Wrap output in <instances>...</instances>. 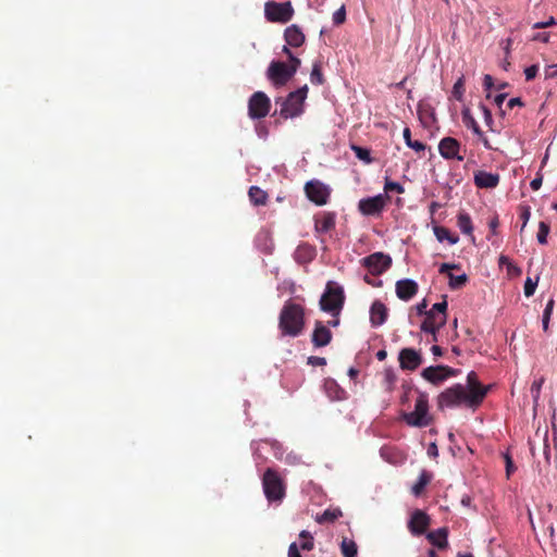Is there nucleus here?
Here are the masks:
<instances>
[{
  "instance_id": "44",
  "label": "nucleus",
  "mask_w": 557,
  "mask_h": 557,
  "mask_svg": "<svg viewBox=\"0 0 557 557\" xmlns=\"http://www.w3.org/2000/svg\"><path fill=\"white\" fill-rule=\"evenodd\" d=\"M463 91H465V87H463V81L462 78H459L454 87H453V95L454 97L457 99V100H461L462 98V95H463Z\"/></svg>"
},
{
  "instance_id": "26",
  "label": "nucleus",
  "mask_w": 557,
  "mask_h": 557,
  "mask_svg": "<svg viewBox=\"0 0 557 557\" xmlns=\"http://www.w3.org/2000/svg\"><path fill=\"white\" fill-rule=\"evenodd\" d=\"M335 226V214L332 212H323L321 216L315 219L314 228L318 233H326Z\"/></svg>"
},
{
  "instance_id": "63",
  "label": "nucleus",
  "mask_w": 557,
  "mask_h": 557,
  "mask_svg": "<svg viewBox=\"0 0 557 557\" xmlns=\"http://www.w3.org/2000/svg\"><path fill=\"white\" fill-rule=\"evenodd\" d=\"M431 351L436 357L443 356V349L440 346H437V345H433L432 348H431Z\"/></svg>"
},
{
  "instance_id": "6",
  "label": "nucleus",
  "mask_w": 557,
  "mask_h": 557,
  "mask_svg": "<svg viewBox=\"0 0 557 557\" xmlns=\"http://www.w3.org/2000/svg\"><path fill=\"white\" fill-rule=\"evenodd\" d=\"M308 86L305 85L288 94L281 102L280 115L284 120L299 116L304 112V102L307 98Z\"/></svg>"
},
{
  "instance_id": "34",
  "label": "nucleus",
  "mask_w": 557,
  "mask_h": 557,
  "mask_svg": "<svg viewBox=\"0 0 557 557\" xmlns=\"http://www.w3.org/2000/svg\"><path fill=\"white\" fill-rule=\"evenodd\" d=\"M406 145L417 152L424 151L425 145L419 140L411 139V131L409 127H405L403 133Z\"/></svg>"
},
{
  "instance_id": "52",
  "label": "nucleus",
  "mask_w": 557,
  "mask_h": 557,
  "mask_svg": "<svg viewBox=\"0 0 557 557\" xmlns=\"http://www.w3.org/2000/svg\"><path fill=\"white\" fill-rule=\"evenodd\" d=\"M505 462H506V475L507 478H510L511 473L516 470L513 466L512 458L506 454L505 455Z\"/></svg>"
},
{
  "instance_id": "47",
  "label": "nucleus",
  "mask_w": 557,
  "mask_h": 557,
  "mask_svg": "<svg viewBox=\"0 0 557 557\" xmlns=\"http://www.w3.org/2000/svg\"><path fill=\"white\" fill-rule=\"evenodd\" d=\"M539 73V65L536 64H533L531 66H528L525 70H524V75H525V79L527 81H532L536 77Z\"/></svg>"
},
{
  "instance_id": "24",
  "label": "nucleus",
  "mask_w": 557,
  "mask_h": 557,
  "mask_svg": "<svg viewBox=\"0 0 557 557\" xmlns=\"http://www.w3.org/2000/svg\"><path fill=\"white\" fill-rule=\"evenodd\" d=\"M474 184L479 188H495L499 184V175L479 171L474 174Z\"/></svg>"
},
{
  "instance_id": "23",
  "label": "nucleus",
  "mask_w": 557,
  "mask_h": 557,
  "mask_svg": "<svg viewBox=\"0 0 557 557\" xmlns=\"http://www.w3.org/2000/svg\"><path fill=\"white\" fill-rule=\"evenodd\" d=\"M284 39L289 47L298 48L305 44L306 37L300 27L293 24L284 30Z\"/></svg>"
},
{
  "instance_id": "19",
  "label": "nucleus",
  "mask_w": 557,
  "mask_h": 557,
  "mask_svg": "<svg viewBox=\"0 0 557 557\" xmlns=\"http://www.w3.org/2000/svg\"><path fill=\"white\" fill-rule=\"evenodd\" d=\"M396 295L404 301L410 300L418 293V284L410 278H404L396 282Z\"/></svg>"
},
{
  "instance_id": "5",
  "label": "nucleus",
  "mask_w": 557,
  "mask_h": 557,
  "mask_svg": "<svg viewBox=\"0 0 557 557\" xmlns=\"http://www.w3.org/2000/svg\"><path fill=\"white\" fill-rule=\"evenodd\" d=\"M345 301L343 288L334 282H327L324 293L320 299V309L331 313L333 317L339 315Z\"/></svg>"
},
{
  "instance_id": "54",
  "label": "nucleus",
  "mask_w": 557,
  "mask_h": 557,
  "mask_svg": "<svg viewBox=\"0 0 557 557\" xmlns=\"http://www.w3.org/2000/svg\"><path fill=\"white\" fill-rule=\"evenodd\" d=\"M308 363L311 366L322 367L326 364V359L324 357L311 356L308 358Z\"/></svg>"
},
{
  "instance_id": "39",
  "label": "nucleus",
  "mask_w": 557,
  "mask_h": 557,
  "mask_svg": "<svg viewBox=\"0 0 557 557\" xmlns=\"http://www.w3.org/2000/svg\"><path fill=\"white\" fill-rule=\"evenodd\" d=\"M549 231H550L549 225L546 222L541 221L539 224V232L536 235L537 242L541 245H545L547 243V236L549 234Z\"/></svg>"
},
{
  "instance_id": "28",
  "label": "nucleus",
  "mask_w": 557,
  "mask_h": 557,
  "mask_svg": "<svg viewBox=\"0 0 557 557\" xmlns=\"http://www.w3.org/2000/svg\"><path fill=\"white\" fill-rule=\"evenodd\" d=\"M432 474L426 470H422L418 481L413 484L411 492L414 496H420L424 491L425 486L431 482Z\"/></svg>"
},
{
  "instance_id": "48",
  "label": "nucleus",
  "mask_w": 557,
  "mask_h": 557,
  "mask_svg": "<svg viewBox=\"0 0 557 557\" xmlns=\"http://www.w3.org/2000/svg\"><path fill=\"white\" fill-rule=\"evenodd\" d=\"M519 216L522 220V226H521V232H522L524 230L527 223L529 222L530 216H531L530 208L529 207H522Z\"/></svg>"
},
{
  "instance_id": "56",
  "label": "nucleus",
  "mask_w": 557,
  "mask_h": 557,
  "mask_svg": "<svg viewBox=\"0 0 557 557\" xmlns=\"http://www.w3.org/2000/svg\"><path fill=\"white\" fill-rule=\"evenodd\" d=\"M300 64H301L300 59H298L297 57L294 55L289 59L288 69H295V73H296L298 67L300 66Z\"/></svg>"
},
{
  "instance_id": "49",
  "label": "nucleus",
  "mask_w": 557,
  "mask_h": 557,
  "mask_svg": "<svg viewBox=\"0 0 557 557\" xmlns=\"http://www.w3.org/2000/svg\"><path fill=\"white\" fill-rule=\"evenodd\" d=\"M385 381H386V384H387L386 388L388 391H392L393 387H394L395 381H396V375L394 374V372L392 370H386L385 371Z\"/></svg>"
},
{
  "instance_id": "25",
  "label": "nucleus",
  "mask_w": 557,
  "mask_h": 557,
  "mask_svg": "<svg viewBox=\"0 0 557 557\" xmlns=\"http://www.w3.org/2000/svg\"><path fill=\"white\" fill-rule=\"evenodd\" d=\"M447 536V528H440L436 531H431L426 534L429 542L440 549H445L448 546Z\"/></svg>"
},
{
  "instance_id": "41",
  "label": "nucleus",
  "mask_w": 557,
  "mask_h": 557,
  "mask_svg": "<svg viewBox=\"0 0 557 557\" xmlns=\"http://www.w3.org/2000/svg\"><path fill=\"white\" fill-rule=\"evenodd\" d=\"M384 191L385 193H389V191H396L397 194H404L405 193V188L401 184L397 183V182H393V181H389L388 178L385 180V184H384Z\"/></svg>"
},
{
  "instance_id": "40",
  "label": "nucleus",
  "mask_w": 557,
  "mask_h": 557,
  "mask_svg": "<svg viewBox=\"0 0 557 557\" xmlns=\"http://www.w3.org/2000/svg\"><path fill=\"white\" fill-rule=\"evenodd\" d=\"M342 516L341 510L334 509V510H325L321 518L318 520L319 522H334Z\"/></svg>"
},
{
  "instance_id": "8",
  "label": "nucleus",
  "mask_w": 557,
  "mask_h": 557,
  "mask_svg": "<svg viewBox=\"0 0 557 557\" xmlns=\"http://www.w3.org/2000/svg\"><path fill=\"white\" fill-rule=\"evenodd\" d=\"M295 75V69L282 61H272L267 71V77L276 88L286 85Z\"/></svg>"
},
{
  "instance_id": "2",
  "label": "nucleus",
  "mask_w": 557,
  "mask_h": 557,
  "mask_svg": "<svg viewBox=\"0 0 557 557\" xmlns=\"http://www.w3.org/2000/svg\"><path fill=\"white\" fill-rule=\"evenodd\" d=\"M306 325L305 308L292 300L285 301L278 315V330L282 336L298 337Z\"/></svg>"
},
{
  "instance_id": "22",
  "label": "nucleus",
  "mask_w": 557,
  "mask_h": 557,
  "mask_svg": "<svg viewBox=\"0 0 557 557\" xmlns=\"http://www.w3.org/2000/svg\"><path fill=\"white\" fill-rule=\"evenodd\" d=\"M388 315V310L386 306L380 301L375 300L370 308V322L373 327H377L385 323Z\"/></svg>"
},
{
  "instance_id": "1",
  "label": "nucleus",
  "mask_w": 557,
  "mask_h": 557,
  "mask_svg": "<svg viewBox=\"0 0 557 557\" xmlns=\"http://www.w3.org/2000/svg\"><path fill=\"white\" fill-rule=\"evenodd\" d=\"M491 385H483L479 381L478 374L471 371L467 375V384H455L437 396V409L466 407L475 410L481 406L486 397Z\"/></svg>"
},
{
  "instance_id": "57",
  "label": "nucleus",
  "mask_w": 557,
  "mask_h": 557,
  "mask_svg": "<svg viewBox=\"0 0 557 557\" xmlns=\"http://www.w3.org/2000/svg\"><path fill=\"white\" fill-rule=\"evenodd\" d=\"M557 75V64L549 65L545 70V76L546 78H550Z\"/></svg>"
},
{
  "instance_id": "7",
  "label": "nucleus",
  "mask_w": 557,
  "mask_h": 557,
  "mask_svg": "<svg viewBox=\"0 0 557 557\" xmlns=\"http://www.w3.org/2000/svg\"><path fill=\"white\" fill-rule=\"evenodd\" d=\"M264 16L271 23L285 24L294 16V8L290 2L268 1L264 4Z\"/></svg>"
},
{
  "instance_id": "16",
  "label": "nucleus",
  "mask_w": 557,
  "mask_h": 557,
  "mask_svg": "<svg viewBox=\"0 0 557 557\" xmlns=\"http://www.w3.org/2000/svg\"><path fill=\"white\" fill-rule=\"evenodd\" d=\"M431 523L430 517L422 510L416 509L408 522V529L413 535H422Z\"/></svg>"
},
{
  "instance_id": "51",
  "label": "nucleus",
  "mask_w": 557,
  "mask_h": 557,
  "mask_svg": "<svg viewBox=\"0 0 557 557\" xmlns=\"http://www.w3.org/2000/svg\"><path fill=\"white\" fill-rule=\"evenodd\" d=\"M480 109L483 112L485 124L491 127L493 124V116H492L491 111L484 104H481Z\"/></svg>"
},
{
  "instance_id": "29",
  "label": "nucleus",
  "mask_w": 557,
  "mask_h": 557,
  "mask_svg": "<svg viewBox=\"0 0 557 557\" xmlns=\"http://www.w3.org/2000/svg\"><path fill=\"white\" fill-rule=\"evenodd\" d=\"M457 225L463 234L470 235L472 238H474L472 220L467 212H460L458 214Z\"/></svg>"
},
{
  "instance_id": "20",
  "label": "nucleus",
  "mask_w": 557,
  "mask_h": 557,
  "mask_svg": "<svg viewBox=\"0 0 557 557\" xmlns=\"http://www.w3.org/2000/svg\"><path fill=\"white\" fill-rule=\"evenodd\" d=\"M332 333L321 321H317L312 333V344L315 347H324L331 343Z\"/></svg>"
},
{
  "instance_id": "12",
  "label": "nucleus",
  "mask_w": 557,
  "mask_h": 557,
  "mask_svg": "<svg viewBox=\"0 0 557 557\" xmlns=\"http://www.w3.org/2000/svg\"><path fill=\"white\" fill-rule=\"evenodd\" d=\"M372 275H381L392 265V258L383 252H374L361 260Z\"/></svg>"
},
{
  "instance_id": "11",
  "label": "nucleus",
  "mask_w": 557,
  "mask_h": 557,
  "mask_svg": "<svg viewBox=\"0 0 557 557\" xmlns=\"http://www.w3.org/2000/svg\"><path fill=\"white\" fill-rule=\"evenodd\" d=\"M305 193L308 199L317 206L326 205L331 195L330 188L318 180L307 182Z\"/></svg>"
},
{
  "instance_id": "59",
  "label": "nucleus",
  "mask_w": 557,
  "mask_h": 557,
  "mask_svg": "<svg viewBox=\"0 0 557 557\" xmlns=\"http://www.w3.org/2000/svg\"><path fill=\"white\" fill-rule=\"evenodd\" d=\"M517 106H518V107H522V106H523V102H522L521 98H518V97H517V98H511V99L508 101V103H507V107H508L509 109H512L513 107H517Z\"/></svg>"
},
{
  "instance_id": "53",
  "label": "nucleus",
  "mask_w": 557,
  "mask_h": 557,
  "mask_svg": "<svg viewBox=\"0 0 557 557\" xmlns=\"http://www.w3.org/2000/svg\"><path fill=\"white\" fill-rule=\"evenodd\" d=\"M299 549L298 544L293 542L288 547L287 557H302Z\"/></svg>"
},
{
  "instance_id": "46",
  "label": "nucleus",
  "mask_w": 557,
  "mask_h": 557,
  "mask_svg": "<svg viewBox=\"0 0 557 557\" xmlns=\"http://www.w3.org/2000/svg\"><path fill=\"white\" fill-rule=\"evenodd\" d=\"M345 20H346V11H345V8L342 7L337 11L334 12L333 23L335 25H341L345 22Z\"/></svg>"
},
{
  "instance_id": "35",
  "label": "nucleus",
  "mask_w": 557,
  "mask_h": 557,
  "mask_svg": "<svg viewBox=\"0 0 557 557\" xmlns=\"http://www.w3.org/2000/svg\"><path fill=\"white\" fill-rule=\"evenodd\" d=\"M351 150L355 152L356 157L363 161L367 164H370L373 162V159L371 158L370 150L357 145H351Z\"/></svg>"
},
{
  "instance_id": "18",
  "label": "nucleus",
  "mask_w": 557,
  "mask_h": 557,
  "mask_svg": "<svg viewBox=\"0 0 557 557\" xmlns=\"http://www.w3.org/2000/svg\"><path fill=\"white\" fill-rule=\"evenodd\" d=\"M447 321V317L443 314H436L428 311L423 322L421 323V331L424 333L438 332Z\"/></svg>"
},
{
  "instance_id": "4",
  "label": "nucleus",
  "mask_w": 557,
  "mask_h": 557,
  "mask_svg": "<svg viewBox=\"0 0 557 557\" xmlns=\"http://www.w3.org/2000/svg\"><path fill=\"white\" fill-rule=\"evenodd\" d=\"M262 487L265 498L270 503L282 502L286 495V485L280 473L268 468L262 475Z\"/></svg>"
},
{
  "instance_id": "30",
  "label": "nucleus",
  "mask_w": 557,
  "mask_h": 557,
  "mask_svg": "<svg viewBox=\"0 0 557 557\" xmlns=\"http://www.w3.org/2000/svg\"><path fill=\"white\" fill-rule=\"evenodd\" d=\"M433 231L438 242L447 240L450 245H455L459 240L458 235L451 234L447 227L434 226Z\"/></svg>"
},
{
  "instance_id": "60",
  "label": "nucleus",
  "mask_w": 557,
  "mask_h": 557,
  "mask_svg": "<svg viewBox=\"0 0 557 557\" xmlns=\"http://www.w3.org/2000/svg\"><path fill=\"white\" fill-rule=\"evenodd\" d=\"M494 85L493 77L488 74L484 76L483 86L486 90L491 89Z\"/></svg>"
},
{
  "instance_id": "37",
  "label": "nucleus",
  "mask_w": 557,
  "mask_h": 557,
  "mask_svg": "<svg viewBox=\"0 0 557 557\" xmlns=\"http://www.w3.org/2000/svg\"><path fill=\"white\" fill-rule=\"evenodd\" d=\"M299 537L302 539L304 541L298 545L299 548H301L302 550H312L313 547H314V542H313V537L312 535L310 534L309 531H301L300 534H299Z\"/></svg>"
},
{
  "instance_id": "42",
  "label": "nucleus",
  "mask_w": 557,
  "mask_h": 557,
  "mask_svg": "<svg viewBox=\"0 0 557 557\" xmlns=\"http://www.w3.org/2000/svg\"><path fill=\"white\" fill-rule=\"evenodd\" d=\"M537 281H539V278L533 281L531 277H527V280L524 282V295L527 297H531L534 295L536 286H537Z\"/></svg>"
},
{
  "instance_id": "55",
  "label": "nucleus",
  "mask_w": 557,
  "mask_h": 557,
  "mask_svg": "<svg viewBox=\"0 0 557 557\" xmlns=\"http://www.w3.org/2000/svg\"><path fill=\"white\" fill-rule=\"evenodd\" d=\"M543 177L541 175H537L534 180L531 181L530 187L533 190H539L542 186Z\"/></svg>"
},
{
  "instance_id": "13",
  "label": "nucleus",
  "mask_w": 557,
  "mask_h": 557,
  "mask_svg": "<svg viewBox=\"0 0 557 557\" xmlns=\"http://www.w3.org/2000/svg\"><path fill=\"white\" fill-rule=\"evenodd\" d=\"M386 198L384 195L363 198L359 201L358 209L363 215H377L383 211Z\"/></svg>"
},
{
  "instance_id": "3",
  "label": "nucleus",
  "mask_w": 557,
  "mask_h": 557,
  "mask_svg": "<svg viewBox=\"0 0 557 557\" xmlns=\"http://www.w3.org/2000/svg\"><path fill=\"white\" fill-rule=\"evenodd\" d=\"M403 420L410 426L425 428L429 426L433 418L429 412V396L424 392H418V397L414 404V410L411 412H404Z\"/></svg>"
},
{
  "instance_id": "27",
  "label": "nucleus",
  "mask_w": 557,
  "mask_h": 557,
  "mask_svg": "<svg viewBox=\"0 0 557 557\" xmlns=\"http://www.w3.org/2000/svg\"><path fill=\"white\" fill-rule=\"evenodd\" d=\"M315 256V249L309 244H301L295 251V260L298 263H308L313 260Z\"/></svg>"
},
{
  "instance_id": "50",
  "label": "nucleus",
  "mask_w": 557,
  "mask_h": 557,
  "mask_svg": "<svg viewBox=\"0 0 557 557\" xmlns=\"http://www.w3.org/2000/svg\"><path fill=\"white\" fill-rule=\"evenodd\" d=\"M557 25V21L555 20V17L550 16L548 18V21H545V22H537L533 25V28H546V27H550V26H555Z\"/></svg>"
},
{
  "instance_id": "9",
  "label": "nucleus",
  "mask_w": 557,
  "mask_h": 557,
  "mask_svg": "<svg viewBox=\"0 0 557 557\" xmlns=\"http://www.w3.org/2000/svg\"><path fill=\"white\" fill-rule=\"evenodd\" d=\"M271 109V100L263 91L253 92L248 100V115L252 120L265 117Z\"/></svg>"
},
{
  "instance_id": "43",
  "label": "nucleus",
  "mask_w": 557,
  "mask_h": 557,
  "mask_svg": "<svg viewBox=\"0 0 557 557\" xmlns=\"http://www.w3.org/2000/svg\"><path fill=\"white\" fill-rule=\"evenodd\" d=\"M447 301H446V296H444V300L441 301V302H436L432 306V308L429 310L430 312H434L436 314H443V315H446L447 317Z\"/></svg>"
},
{
  "instance_id": "33",
  "label": "nucleus",
  "mask_w": 557,
  "mask_h": 557,
  "mask_svg": "<svg viewBox=\"0 0 557 557\" xmlns=\"http://www.w3.org/2000/svg\"><path fill=\"white\" fill-rule=\"evenodd\" d=\"M498 264L499 267L506 265L509 275L519 276L521 274V269L512 263L508 256L500 255L498 258Z\"/></svg>"
},
{
  "instance_id": "62",
  "label": "nucleus",
  "mask_w": 557,
  "mask_h": 557,
  "mask_svg": "<svg viewBox=\"0 0 557 557\" xmlns=\"http://www.w3.org/2000/svg\"><path fill=\"white\" fill-rule=\"evenodd\" d=\"M506 94H499V95H496L495 98H494V102L500 107L503 104V102L505 101L506 99Z\"/></svg>"
},
{
  "instance_id": "17",
  "label": "nucleus",
  "mask_w": 557,
  "mask_h": 557,
  "mask_svg": "<svg viewBox=\"0 0 557 557\" xmlns=\"http://www.w3.org/2000/svg\"><path fill=\"white\" fill-rule=\"evenodd\" d=\"M455 269H460V265L455 264V263H443L440 267V273H442V274L446 273L448 275V278H449L448 285H449L450 289H459L462 286H465L466 283L468 282V276L466 273H462L460 275H454L453 273L449 272L450 270H455Z\"/></svg>"
},
{
  "instance_id": "15",
  "label": "nucleus",
  "mask_w": 557,
  "mask_h": 557,
  "mask_svg": "<svg viewBox=\"0 0 557 557\" xmlns=\"http://www.w3.org/2000/svg\"><path fill=\"white\" fill-rule=\"evenodd\" d=\"M398 361L403 370L414 371L422 364L423 357L413 348H403L399 351Z\"/></svg>"
},
{
  "instance_id": "14",
  "label": "nucleus",
  "mask_w": 557,
  "mask_h": 557,
  "mask_svg": "<svg viewBox=\"0 0 557 557\" xmlns=\"http://www.w3.org/2000/svg\"><path fill=\"white\" fill-rule=\"evenodd\" d=\"M461 145L454 137H444L438 144L440 154L446 160L462 161L463 156H460Z\"/></svg>"
},
{
  "instance_id": "64",
  "label": "nucleus",
  "mask_w": 557,
  "mask_h": 557,
  "mask_svg": "<svg viewBox=\"0 0 557 557\" xmlns=\"http://www.w3.org/2000/svg\"><path fill=\"white\" fill-rule=\"evenodd\" d=\"M386 357H387V352H386V350H384V349H381V350H379V351L376 352V359H377V360H380V361L385 360V359H386Z\"/></svg>"
},
{
  "instance_id": "21",
  "label": "nucleus",
  "mask_w": 557,
  "mask_h": 557,
  "mask_svg": "<svg viewBox=\"0 0 557 557\" xmlns=\"http://www.w3.org/2000/svg\"><path fill=\"white\" fill-rule=\"evenodd\" d=\"M461 115H462V122H463L465 126L472 129V132L479 136L480 140L483 143V145L486 149H492V146H491L488 139L484 136L478 122L472 116L470 110L463 109L461 112Z\"/></svg>"
},
{
  "instance_id": "32",
  "label": "nucleus",
  "mask_w": 557,
  "mask_h": 557,
  "mask_svg": "<svg viewBox=\"0 0 557 557\" xmlns=\"http://www.w3.org/2000/svg\"><path fill=\"white\" fill-rule=\"evenodd\" d=\"M341 552L344 557H357L358 547L356 542L344 537L341 543Z\"/></svg>"
},
{
  "instance_id": "45",
  "label": "nucleus",
  "mask_w": 557,
  "mask_h": 557,
  "mask_svg": "<svg viewBox=\"0 0 557 557\" xmlns=\"http://www.w3.org/2000/svg\"><path fill=\"white\" fill-rule=\"evenodd\" d=\"M544 383V379L541 377L539 380H535L531 385V393L533 395L534 400H537L540 397L541 388Z\"/></svg>"
},
{
  "instance_id": "61",
  "label": "nucleus",
  "mask_w": 557,
  "mask_h": 557,
  "mask_svg": "<svg viewBox=\"0 0 557 557\" xmlns=\"http://www.w3.org/2000/svg\"><path fill=\"white\" fill-rule=\"evenodd\" d=\"M498 225H499L498 218H497V216H494V218L490 221V223H488V226H490L491 232H492L493 234H496V230H497Z\"/></svg>"
},
{
  "instance_id": "10",
  "label": "nucleus",
  "mask_w": 557,
  "mask_h": 557,
  "mask_svg": "<svg viewBox=\"0 0 557 557\" xmlns=\"http://www.w3.org/2000/svg\"><path fill=\"white\" fill-rule=\"evenodd\" d=\"M458 373V369L440 364L424 368L421 372V375L425 381L432 383L433 385H440L447 379L456 376Z\"/></svg>"
},
{
  "instance_id": "36",
  "label": "nucleus",
  "mask_w": 557,
  "mask_h": 557,
  "mask_svg": "<svg viewBox=\"0 0 557 557\" xmlns=\"http://www.w3.org/2000/svg\"><path fill=\"white\" fill-rule=\"evenodd\" d=\"M554 306H555L554 298H549L547 304H546V306H545V309H544V312H543V318H542V324H543L544 332H547V330H548L549 320H550V315H552L553 310H554Z\"/></svg>"
},
{
  "instance_id": "38",
  "label": "nucleus",
  "mask_w": 557,
  "mask_h": 557,
  "mask_svg": "<svg viewBox=\"0 0 557 557\" xmlns=\"http://www.w3.org/2000/svg\"><path fill=\"white\" fill-rule=\"evenodd\" d=\"M310 81L313 85H322L324 83V77L321 71V65L319 63H314L312 66V71L310 74Z\"/></svg>"
},
{
  "instance_id": "31",
  "label": "nucleus",
  "mask_w": 557,
  "mask_h": 557,
  "mask_svg": "<svg viewBox=\"0 0 557 557\" xmlns=\"http://www.w3.org/2000/svg\"><path fill=\"white\" fill-rule=\"evenodd\" d=\"M248 196L255 206H264L268 201V194L258 186H251Z\"/></svg>"
},
{
  "instance_id": "58",
  "label": "nucleus",
  "mask_w": 557,
  "mask_h": 557,
  "mask_svg": "<svg viewBox=\"0 0 557 557\" xmlns=\"http://www.w3.org/2000/svg\"><path fill=\"white\" fill-rule=\"evenodd\" d=\"M426 307H428L426 300L423 299L420 304L417 305V312H418V314L426 315V313H428Z\"/></svg>"
}]
</instances>
